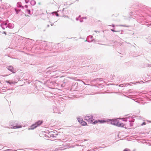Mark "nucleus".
I'll return each instance as SVG.
<instances>
[{"mask_svg":"<svg viewBox=\"0 0 151 151\" xmlns=\"http://www.w3.org/2000/svg\"><path fill=\"white\" fill-rule=\"evenodd\" d=\"M78 122L82 125H86L87 124L86 122L83 121V119H80L78 120Z\"/></svg>","mask_w":151,"mask_h":151,"instance_id":"20e7f679","label":"nucleus"},{"mask_svg":"<svg viewBox=\"0 0 151 151\" xmlns=\"http://www.w3.org/2000/svg\"><path fill=\"white\" fill-rule=\"evenodd\" d=\"M27 12H28L29 14V13H30V11L29 10H27Z\"/></svg>","mask_w":151,"mask_h":151,"instance_id":"9d476101","label":"nucleus"},{"mask_svg":"<svg viewBox=\"0 0 151 151\" xmlns=\"http://www.w3.org/2000/svg\"><path fill=\"white\" fill-rule=\"evenodd\" d=\"M123 151H129V150H128L127 149H125Z\"/></svg>","mask_w":151,"mask_h":151,"instance_id":"9b49d317","label":"nucleus"},{"mask_svg":"<svg viewBox=\"0 0 151 151\" xmlns=\"http://www.w3.org/2000/svg\"><path fill=\"white\" fill-rule=\"evenodd\" d=\"M85 119L87 121L89 122L90 123H92L93 124H95L98 123H104L106 122V121L104 120H96L94 122H93V116L90 115H86L85 116Z\"/></svg>","mask_w":151,"mask_h":151,"instance_id":"f257e3e1","label":"nucleus"},{"mask_svg":"<svg viewBox=\"0 0 151 151\" xmlns=\"http://www.w3.org/2000/svg\"><path fill=\"white\" fill-rule=\"evenodd\" d=\"M111 123L112 124L121 127H123L124 126L123 123L120 122L118 120L116 119L112 121Z\"/></svg>","mask_w":151,"mask_h":151,"instance_id":"f03ea898","label":"nucleus"},{"mask_svg":"<svg viewBox=\"0 0 151 151\" xmlns=\"http://www.w3.org/2000/svg\"><path fill=\"white\" fill-rule=\"evenodd\" d=\"M146 124V123H145V122H143L141 124L142 125H145Z\"/></svg>","mask_w":151,"mask_h":151,"instance_id":"1a4fd4ad","label":"nucleus"},{"mask_svg":"<svg viewBox=\"0 0 151 151\" xmlns=\"http://www.w3.org/2000/svg\"><path fill=\"white\" fill-rule=\"evenodd\" d=\"M6 82L7 83H9L10 85H11V84H15L17 83V82H15L14 81H6Z\"/></svg>","mask_w":151,"mask_h":151,"instance_id":"39448f33","label":"nucleus"},{"mask_svg":"<svg viewBox=\"0 0 151 151\" xmlns=\"http://www.w3.org/2000/svg\"><path fill=\"white\" fill-rule=\"evenodd\" d=\"M43 123V121L42 120H39L36 122L35 124L32 125L31 127V128L29 129H33L41 125Z\"/></svg>","mask_w":151,"mask_h":151,"instance_id":"7ed1b4c3","label":"nucleus"},{"mask_svg":"<svg viewBox=\"0 0 151 151\" xmlns=\"http://www.w3.org/2000/svg\"><path fill=\"white\" fill-rule=\"evenodd\" d=\"M111 30L114 32H120L119 31H115L113 29H111Z\"/></svg>","mask_w":151,"mask_h":151,"instance_id":"6e6552de","label":"nucleus"},{"mask_svg":"<svg viewBox=\"0 0 151 151\" xmlns=\"http://www.w3.org/2000/svg\"><path fill=\"white\" fill-rule=\"evenodd\" d=\"M22 127V126L21 125H17L16 126H14L13 127V128L16 129L17 128H21Z\"/></svg>","mask_w":151,"mask_h":151,"instance_id":"423d86ee","label":"nucleus"},{"mask_svg":"<svg viewBox=\"0 0 151 151\" xmlns=\"http://www.w3.org/2000/svg\"><path fill=\"white\" fill-rule=\"evenodd\" d=\"M8 69L9 70H10L13 73H15V72H14L13 71L12 67H9V68H8Z\"/></svg>","mask_w":151,"mask_h":151,"instance_id":"0eeeda50","label":"nucleus"}]
</instances>
